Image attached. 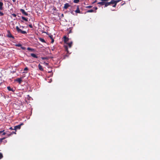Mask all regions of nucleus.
Masks as SVG:
<instances>
[{
    "mask_svg": "<svg viewBox=\"0 0 160 160\" xmlns=\"http://www.w3.org/2000/svg\"><path fill=\"white\" fill-rule=\"evenodd\" d=\"M120 0H116V1L114 3V5L112 6L113 7H115L116 6L118 2H119Z\"/></svg>",
    "mask_w": 160,
    "mask_h": 160,
    "instance_id": "nucleus-12",
    "label": "nucleus"
},
{
    "mask_svg": "<svg viewBox=\"0 0 160 160\" xmlns=\"http://www.w3.org/2000/svg\"><path fill=\"white\" fill-rule=\"evenodd\" d=\"M50 58H52V57H50ZM52 58H53L52 57Z\"/></svg>",
    "mask_w": 160,
    "mask_h": 160,
    "instance_id": "nucleus-42",
    "label": "nucleus"
},
{
    "mask_svg": "<svg viewBox=\"0 0 160 160\" xmlns=\"http://www.w3.org/2000/svg\"><path fill=\"white\" fill-rule=\"evenodd\" d=\"M31 55L32 57L34 58H38V57L34 53L31 54Z\"/></svg>",
    "mask_w": 160,
    "mask_h": 160,
    "instance_id": "nucleus-11",
    "label": "nucleus"
},
{
    "mask_svg": "<svg viewBox=\"0 0 160 160\" xmlns=\"http://www.w3.org/2000/svg\"><path fill=\"white\" fill-rule=\"evenodd\" d=\"M16 46H18V47H21L22 45L21 44H16Z\"/></svg>",
    "mask_w": 160,
    "mask_h": 160,
    "instance_id": "nucleus-26",
    "label": "nucleus"
},
{
    "mask_svg": "<svg viewBox=\"0 0 160 160\" xmlns=\"http://www.w3.org/2000/svg\"><path fill=\"white\" fill-rule=\"evenodd\" d=\"M92 6H87L86 7V8H91L92 7Z\"/></svg>",
    "mask_w": 160,
    "mask_h": 160,
    "instance_id": "nucleus-24",
    "label": "nucleus"
},
{
    "mask_svg": "<svg viewBox=\"0 0 160 160\" xmlns=\"http://www.w3.org/2000/svg\"><path fill=\"white\" fill-rule=\"evenodd\" d=\"M7 37L9 38H13V37L11 35V34L9 32H8V34L7 35Z\"/></svg>",
    "mask_w": 160,
    "mask_h": 160,
    "instance_id": "nucleus-9",
    "label": "nucleus"
},
{
    "mask_svg": "<svg viewBox=\"0 0 160 160\" xmlns=\"http://www.w3.org/2000/svg\"><path fill=\"white\" fill-rule=\"evenodd\" d=\"M29 26L30 28H32V25H29Z\"/></svg>",
    "mask_w": 160,
    "mask_h": 160,
    "instance_id": "nucleus-33",
    "label": "nucleus"
},
{
    "mask_svg": "<svg viewBox=\"0 0 160 160\" xmlns=\"http://www.w3.org/2000/svg\"><path fill=\"white\" fill-rule=\"evenodd\" d=\"M13 129L14 128H13L12 127H10V128H9V129H11V130H13Z\"/></svg>",
    "mask_w": 160,
    "mask_h": 160,
    "instance_id": "nucleus-34",
    "label": "nucleus"
},
{
    "mask_svg": "<svg viewBox=\"0 0 160 160\" xmlns=\"http://www.w3.org/2000/svg\"><path fill=\"white\" fill-rule=\"evenodd\" d=\"M65 50L67 51L68 53V48L67 46H65Z\"/></svg>",
    "mask_w": 160,
    "mask_h": 160,
    "instance_id": "nucleus-22",
    "label": "nucleus"
},
{
    "mask_svg": "<svg viewBox=\"0 0 160 160\" xmlns=\"http://www.w3.org/2000/svg\"><path fill=\"white\" fill-rule=\"evenodd\" d=\"M79 2V0H74L73 2L76 3H78Z\"/></svg>",
    "mask_w": 160,
    "mask_h": 160,
    "instance_id": "nucleus-21",
    "label": "nucleus"
},
{
    "mask_svg": "<svg viewBox=\"0 0 160 160\" xmlns=\"http://www.w3.org/2000/svg\"><path fill=\"white\" fill-rule=\"evenodd\" d=\"M67 44H68V45L69 48H71L72 46V42H71L69 43H68Z\"/></svg>",
    "mask_w": 160,
    "mask_h": 160,
    "instance_id": "nucleus-15",
    "label": "nucleus"
},
{
    "mask_svg": "<svg viewBox=\"0 0 160 160\" xmlns=\"http://www.w3.org/2000/svg\"><path fill=\"white\" fill-rule=\"evenodd\" d=\"M52 82V80H51V81H50V82Z\"/></svg>",
    "mask_w": 160,
    "mask_h": 160,
    "instance_id": "nucleus-41",
    "label": "nucleus"
},
{
    "mask_svg": "<svg viewBox=\"0 0 160 160\" xmlns=\"http://www.w3.org/2000/svg\"><path fill=\"white\" fill-rule=\"evenodd\" d=\"M12 1H13V2H15L16 1L15 0H12Z\"/></svg>",
    "mask_w": 160,
    "mask_h": 160,
    "instance_id": "nucleus-38",
    "label": "nucleus"
},
{
    "mask_svg": "<svg viewBox=\"0 0 160 160\" xmlns=\"http://www.w3.org/2000/svg\"><path fill=\"white\" fill-rule=\"evenodd\" d=\"M28 70V68L27 67H26L25 68H24V71H27Z\"/></svg>",
    "mask_w": 160,
    "mask_h": 160,
    "instance_id": "nucleus-29",
    "label": "nucleus"
},
{
    "mask_svg": "<svg viewBox=\"0 0 160 160\" xmlns=\"http://www.w3.org/2000/svg\"><path fill=\"white\" fill-rule=\"evenodd\" d=\"M22 78H18L16 79L15 80V81L18 82L19 84H20L21 82L22 81Z\"/></svg>",
    "mask_w": 160,
    "mask_h": 160,
    "instance_id": "nucleus-5",
    "label": "nucleus"
},
{
    "mask_svg": "<svg viewBox=\"0 0 160 160\" xmlns=\"http://www.w3.org/2000/svg\"><path fill=\"white\" fill-rule=\"evenodd\" d=\"M6 134L5 132H3L2 134V135H5Z\"/></svg>",
    "mask_w": 160,
    "mask_h": 160,
    "instance_id": "nucleus-36",
    "label": "nucleus"
},
{
    "mask_svg": "<svg viewBox=\"0 0 160 160\" xmlns=\"http://www.w3.org/2000/svg\"><path fill=\"white\" fill-rule=\"evenodd\" d=\"M13 133H14V134H16V133L15 132H12V134H13Z\"/></svg>",
    "mask_w": 160,
    "mask_h": 160,
    "instance_id": "nucleus-35",
    "label": "nucleus"
},
{
    "mask_svg": "<svg viewBox=\"0 0 160 160\" xmlns=\"http://www.w3.org/2000/svg\"><path fill=\"white\" fill-rule=\"evenodd\" d=\"M64 42L65 43H67V42L69 40V38H67L66 36H64L63 37Z\"/></svg>",
    "mask_w": 160,
    "mask_h": 160,
    "instance_id": "nucleus-4",
    "label": "nucleus"
},
{
    "mask_svg": "<svg viewBox=\"0 0 160 160\" xmlns=\"http://www.w3.org/2000/svg\"><path fill=\"white\" fill-rule=\"evenodd\" d=\"M51 42L52 43L54 42V40L52 38V36L51 35Z\"/></svg>",
    "mask_w": 160,
    "mask_h": 160,
    "instance_id": "nucleus-18",
    "label": "nucleus"
},
{
    "mask_svg": "<svg viewBox=\"0 0 160 160\" xmlns=\"http://www.w3.org/2000/svg\"><path fill=\"white\" fill-rule=\"evenodd\" d=\"M95 9L96 10H97V9H98V8H97V7H95Z\"/></svg>",
    "mask_w": 160,
    "mask_h": 160,
    "instance_id": "nucleus-37",
    "label": "nucleus"
},
{
    "mask_svg": "<svg viewBox=\"0 0 160 160\" xmlns=\"http://www.w3.org/2000/svg\"><path fill=\"white\" fill-rule=\"evenodd\" d=\"M3 131H0V133L2 132Z\"/></svg>",
    "mask_w": 160,
    "mask_h": 160,
    "instance_id": "nucleus-39",
    "label": "nucleus"
},
{
    "mask_svg": "<svg viewBox=\"0 0 160 160\" xmlns=\"http://www.w3.org/2000/svg\"><path fill=\"white\" fill-rule=\"evenodd\" d=\"M21 48L22 49H23V50H25L26 49V48H25V47H22V46H21Z\"/></svg>",
    "mask_w": 160,
    "mask_h": 160,
    "instance_id": "nucleus-28",
    "label": "nucleus"
},
{
    "mask_svg": "<svg viewBox=\"0 0 160 160\" xmlns=\"http://www.w3.org/2000/svg\"><path fill=\"white\" fill-rule=\"evenodd\" d=\"M3 156L2 154L0 153V159H1L2 158Z\"/></svg>",
    "mask_w": 160,
    "mask_h": 160,
    "instance_id": "nucleus-25",
    "label": "nucleus"
},
{
    "mask_svg": "<svg viewBox=\"0 0 160 160\" xmlns=\"http://www.w3.org/2000/svg\"><path fill=\"white\" fill-rule=\"evenodd\" d=\"M27 49L28 50H31V51H33L34 50V49H33L32 48H28Z\"/></svg>",
    "mask_w": 160,
    "mask_h": 160,
    "instance_id": "nucleus-23",
    "label": "nucleus"
},
{
    "mask_svg": "<svg viewBox=\"0 0 160 160\" xmlns=\"http://www.w3.org/2000/svg\"><path fill=\"white\" fill-rule=\"evenodd\" d=\"M3 3L0 2V10H1L2 9V6L3 5Z\"/></svg>",
    "mask_w": 160,
    "mask_h": 160,
    "instance_id": "nucleus-14",
    "label": "nucleus"
},
{
    "mask_svg": "<svg viewBox=\"0 0 160 160\" xmlns=\"http://www.w3.org/2000/svg\"><path fill=\"white\" fill-rule=\"evenodd\" d=\"M97 2V1L96 0H95V1H94L92 3V4H93L96 2Z\"/></svg>",
    "mask_w": 160,
    "mask_h": 160,
    "instance_id": "nucleus-32",
    "label": "nucleus"
},
{
    "mask_svg": "<svg viewBox=\"0 0 160 160\" xmlns=\"http://www.w3.org/2000/svg\"><path fill=\"white\" fill-rule=\"evenodd\" d=\"M16 29L18 32H20L22 34H25L26 33V32L25 31H22L21 29L19 28V27L18 26H17L16 27Z\"/></svg>",
    "mask_w": 160,
    "mask_h": 160,
    "instance_id": "nucleus-1",
    "label": "nucleus"
},
{
    "mask_svg": "<svg viewBox=\"0 0 160 160\" xmlns=\"http://www.w3.org/2000/svg\"><path fill=\"white\" fill-rule=\"evenodd\" d=\"M22 18L23 20H25L27 22L28 21L27 18H26L25 17H22Z\"/></svg>",
    "mask_w": 160,
    "mask_h": 160,
    "instance_id": "nucleus-19",
    "label": "nucleus"
},
{
    "mask_svg": "<svg viewBox=\"0 0 160 160\" xmlns=\"http://www.w3.org/2000/svg\"><path fill=\"white\" fill-rule=\"evenodd\" d=\"M7 88L9 91H13V89L12 88H11L10 87H7Z\"/></svg>",
    "mask_w": 160,
    "mask_h": 160,
    "instance_id": "nucleus-16",
    "label": "nucleus"
},
{
    "mask_svg": "<svg viewBox=\"0 0 160 160\" xmlns=\"http://www.w3.org/2000/svg\"><path fill=\"white\" fill-rule=\"evenodd\" d=\"M94 12V10L92 9H91L88 10L87 11V12Z\"/></svg>",
    "mask_w": 160,
    "mask_h": 160,
    "instance_id": "nucleus-20",
    "label": "nucleus"
},
{
    "mask_svg": "<svg viewBox=\"0 0 160 160\" xmlns=\"http://www.w3.org/2000/svg\"><path fill=\"white\" fill-rule=\"evenodd\" d=\"M75 12L77 13H80V11L78 6L77 7V9L75 11Z\"/></svg>",
    "mask_w": 160,
    "mask_h": 160,
    "instance_id": "nucleus-7",
    "label": "nucleus"
},
{
    "mask_svg": "<svg viewBox=\"0 0 160 160\" xmlns=\"http://www.w3.org/2000/svg\"><path fill=\"white\" fill-rule=\"evenodd\" d=\"M39 40H40V41L41 42H45V41L44 40L43 38H39Z\"/></svg>",
    "mask_w": 160,
    "mask_h": 160,
    "instance_id": "nucleus-17",
    "label": "nucleus"
},
{
    "mask_svg": "<svg viewBox=\"0 0 160 160\" xmlns=\"http://www.w3.org/2000/svg\"><path fill=\"white\" fill-rule=\"evenodd\" d=\"M38 68L41 71H42L43 70V68L41 65L40 64H39L38 65Z\"/></svg>",
    "mask_w": 160,
    "mask_h": 160,
    "instance_id": "nucleus-8",
    "label": "nucleus"
},
{
    "mask_svg": "<svg viewBox=\"0 0 160 160\" xmlns=\"http://www.w3.org/2000/svg\"><path fill=\"white\" fill-rule=\"evenodd\" d=\"M71 32V30H70V32H69V33Z\"/></svg>",
    "mask_w": 160,
    "mask_h": 160,
    "instance_id": "nucleus-40",
    "label": "nucleus"
},
{
    "mask_svg": "<svg viewBox=\"0 0 160 160\" xmlns=\"http://www.w3.org/2000/svg\"><path fill=\"white\" fill-rule=\"evenodd\" d=\"M20 10L21 12H22V13L25 15L27 16L28 15V13L25 12L24 9H21Z\"/></svg>",
    "mask_w": 160,
    "mask_h": 160,
    "instance_id": "nucleus-6",
    "label": "nucleus"
},
{
    "mask_svg": "<svg viewBox=\"0 0 160 160\" xmlns=\"http://www.w3.org/2000/svg\"><path fill=\"white\" fill-rule=\"evenodd\" d=\"M22 125V124H21L18 125L14 127V128L13 129L14 130H16L18 129H20L21 128V126Z\"/></svg>",
    "mask_w": 160,
    "mask_h": 160,
    "instance_id": "nucleus-2",
    "label": "nucleus"
},
{
    "mask_svg": "<svg viewBox=\"0 0 160 160\" xmlns=\"http://www.w3.org/2000/svg\"><path fill=\"white\" fill-rule=\"evenodd\" d=\"M116 1V0H111V2H109L110 4H114V3Z\"/></svg>",
    "mask_w": 160,
    "mask_h": 160,
    "instance_id": "nucleus-10",
    "label": "nucleus"
},
{
    "mask_svg": "<svg viewBox=\"0 0 160 160\" xmlns=\"http://www.w3.org/2000/svg\"><path fill=\"white\" fill-rule=\"evenodd\" d=\"M5 138H0V142H1L2 141V140L4 139Z\"/></svg>",
    "mask_w": 160,
    "mask_h": 160,
    "instance_id": "nucleus-27",
    "label": "nucleus"
},
{
    "mask_svg": "<svg viewBox=\"0 0 160 160\" xmlns=\"http://www.w3.org/2000/svg\"><path fill=\"white\" fill-rule=\"evenodd\" d=\"M70 6V5L68 3H66L64 4L63 7V8L66 9H67L68 7Z\"/></svg>",
    "mask_w": 160,
    "mask_h": 160,
    "instance_id": "nucleus-3",
    "label": "nucleus"
},
{
    "mask_svg": "<svg viewBox=\"0 0 160 160\" xmlns=\"http://www.w3.org/2000/svg\"><path fill=\"white\" fill-rule=\"evenodd\" d=\"M104 5H105V7H107L108 6L110 5V4L109 2H105V4Z\"/></svg>",
    "mask_w": 160,
    "mask_h": 160,
    "instance_id": "nucleus-13",
    "label": "nucleus"
},
{
    "mask_svg": "<svg viewBox=\"0 0 160 160\" xmlns=\"http://www.w3.org/2000/svg\"><path fill=\"white\" fill-rule=\"evenodd\" d=\"M12 15L14 17H16V15L15 14H12Z\"/></svg>",
    "mask_w": 160,
    "mask_h": 160,
    "instance_id": "nucleus-31",
    "label": "nucleus"
},
{
    "mask_svg": "<svg viewBox=\"0 0 160 160\" xmlns=\"http://www.w3.org/2000/svg\"><path fill=\"white\" fill-rule=\"evenodd\" d=\"M3 14L2 12H0V15L1 16H2L3 15Z\"/></svg>",
    "mask_w": 160,
    "mask_h": 160,
    "instance_id": "nucleus-30",
    "label": "nucleus"
}]
</instances>
